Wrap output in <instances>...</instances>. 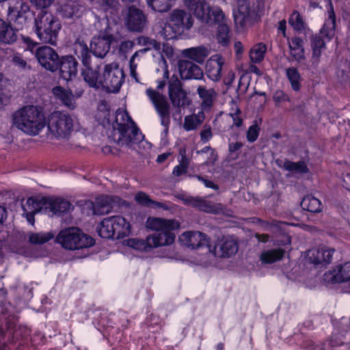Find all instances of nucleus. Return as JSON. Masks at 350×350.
<instances>
[{"instance_id":"nucleus-1","label":"nucleus","mask_w":350,"mask_h":350,"mask_svg":"<svg viewBox=\"0 0 350 350\" xmlns=\"http://www.w3.org/2000/svg\"><path fill=\"white\" fill-rule=\"evenodd\" d=\"M147 228L155 231L146 239L132 238L127 240L129 247L141 252H149L153 249L171 245L174 243L175 234L172 230L180 228V222L174 219L148 217L146 222Z\"/></svg>"},{"instance_id":"nucleus-42","label":"nucleus","mask_w":350,"mask_h":350,"mask_svg":"<svg viewBox=\"0 0 350 350\" xmlns=\"http://www.w3.org/2000/svg\"><path fill=\"white\" fill-rule=\"evenodd\" d=\"M225 18L219 23L217 27V40L223 46H227L230 41L229 27L224 23Z\"/></svg>"},{"instance_id":"nucleus-27","label":"nucleus","mask_w":350,"mask_h":350,"mask_svg":"<svg viewBox=\"0 0 350 350\" xmlns=\"http://www.w3.org/2000/svg\"><path fill=\"white\" fill-rule=\"evenodd\" d=\"M45 204H46V213H51L52 215H59L68 212L73 208L70 202L58 198H46Z\"/></svg>"},{"instance_id":"nucleus-26","label":"nucleus","mask_w":350,"mask_h":350,"mask_svg":"<svg viewBox=\"0 0 350 350\" xmlns=\"http://www.w3.org/2000/svg\"><path fill=\"white\" fill-rule=\"evenodd\" d=\"M77 66L78 63L72 56L63 57L58 65L61 78L66 81L72 80L77 75Z\"/></svg>"},{"instance_id":"nucleus-36","label":"nucleus","mask_w":350,"mask_h":350,"mask_svg":"<svg viewBox=\"0 0 350 350\" xmlns=\"http://www.w3.org/2000/svg\"><path fill=\"white\" fill-rule=\"evenodd\" d=\"M17 40V35L12 27L0 18V42L12 44Z\"/></svg>"},{"instance_id":"nucleus-64","label":"nucleus","mask_w":350,"mask_h":350,"mask_svg":"<svg viewBox=\"0 0 350 350\" xmlns=\"http://www.w3.org/2000/svg\"><path fill=\"white\" fill-rule=\"evenodd\" d=\"M243 146V144L241 142L230 143L229 144V151L233 152L239 150Z\"/></svg>"},{"instance_id":"nucleus-19","label":"nucleus","mask_w":350,"mask_h":350,"mask_svg":"<svg viewBox=\"0 0 350 350\" xmlns=\"http://www.w3.org/2000/svg\"><path fill=\"white\" fill-rule=\"evenodd\" d=\"M46 198H42L40 200L36 198H29L27 201L23 204V215L31 225L34 224V215L38 212L46 213Z\"/></svg>"},{"instance_id":"nucleus-49","label":"nucleus","mask_w":350,"mask_h":350,"mask_svg":"<svg viewBox=\"0 0 350 350\" xmlns=\"http://www.w3.org/2000/svg\"><path fill=\"white\" fill-rule=\"evenodd\" d=\"M260 120H255L247 131L246 138L249 142H254L259 135Z\"/></svg>"},{"instance_id":"nucleus-28","label":"nucleus","mask_w":350,"mask_h":350,"mask_svg":"<svg viewBox=\"0 0 350 350\" xmlns=\"http://www.w3.org/2000/svg\"><path fill=\"white\" fill-rule=\"evenodd\" d=\"M170 23L175 27V29L183 31L192 27L193 18L189 14L184 10H175L170 14Z\"/></svg>"},{"instance_id":"nucleus-21","label":"nucleus","mask_w":350,"mask_h":350,"mask_svg":"<svg viewBox=\"0 0 350 350\" xmlns=\"http://www.w3.org/2000/svg\"><path fill=\"white\" fill-rule=\"evenodd\" d=\"M29 10V7L26 3L18 1L14 5L8 8V19L22 28L27 22V14Z\"/></svg>"},{"instance_id":"nucleus-10","label":"nucleus","mask_w":350,"mask_h":350,"mask_svg":"<svg viewBox=\"0 0 350 350\" xmlns=\"http://www.w3.org/2000/svg\"><path fill=\"white\" fill-rule=\"evenodd\" d=\"M47 126L49 137L66 139L72 130L73 120L67 113L55 111L49 116Z\"/></svg>"},{"instance_id":"nucleus-34","label":"nucleus","mask_w":350,"mask_h":350,"mask_svg":"<svg viewBox=\"0 0 350 350\" xmlns=\"http://www.w3.org/2000/svg\"><path fill=\"white\" fill-rule=\"evenodd\" d=\"M53 93L66 107L72 109L75 108V100L73 93L70 90H66L60 86H57L53 89Z\"/></svg>"},{"instance_id":"nucleus-8","label":"nucleus","mask_w":350,"mask_h":350,"mask_svg":"<svg viewBox=\"0 0 350 350\" xmlns=\"http://www.w3.org/2000/svg\"><path fill=\"white\" fill-rule=\"evenodd\" d=\"M98 232L103 239H121L130 234L131 225L122 216L109 217L101 221Z\"/></svg>"},{"instance_id":"nucleus-40","label":"nucleus","mask_w":350,"mask_h":350,"mask_svg":"<svg viewBox=\"0 0 350 350\" xmlns=\"http://www.w3.org/2000/svg\"><path fill=\"white\" fill-rule=\"evenodd\" d=\"M267 51V46L259 42L254 44L250 51V59L252 62L258 64L261 62L265 55Z\"/></svg>"},{"instance_id":"nucleus-23","label":"nucleus","mask_w":350,"mask_h":350,"mask_svg":"<svg viewBox=\"0 0 350 350\" xmlns=\"http://www.w3.org/2000/svg\"><path fill=\"white\" fill-rule=\"evenodd\" d=\"M323 279L330 283L350 282V262L338 265L336 269L326 272Z\"/></svg>"},{"instance_id":"nucleus-50","label":"nucleus","mask_w":350,"mask_h":350,"mask_svg":"<svg viewBox=\"0 0 350 350\" xmlns=\"http://www.w3.org/2000/svg\"><path fill=\"white\" fill-rule=\"evenodd\" d=\"M180 31V30L175 29V27L170 23L164 25L160 33L165 40H172L176 38V34Z\"/></svg>"},{"instance_id":"nucleus-55","label":"nucleus","mask_w":350,"mask_h":350,"mask_svg":"<svg viewBox=\"0 0 350 350\" xmlns=\"http://www.w3.org/2000/svg\"><path fill=\"white\" fill-rule=\"evenodd\" d=\"M169 71H168V69H167V66H165V70H164V72H163V80H159L157 81V89L158 90H163L164 88V87L166 85V80H170V76H169Z\"/></svg>"},{"instance_id":"nucleus-30","label":"nucleus","mask_w":350,"mask_h":350,"mask_svg":"<svg viewBox=\"0 0 350 350\" xmlns=\"http://www.w3.org/2000/svg\"><path fill=\"white\" fill-rule=\"evenodd\" d=\"M197 94L201 99V107L204 111L211 109L217 98V94L214 88H207L205 85L197 88Z\"/></svg>"},{"instance_id":"nucleus-14","label":"nucleus","mask_w":350,"mask_h":350,"mask_svg":"<svg viewBox=\"0 0 350 350\" xmlns=\"http://www.w3.org/2000/svg\"><path fill=\"white\" fill-rule=\"evenodd\" d=\"M168 94L174 107H185L189 104L187 92L183 89L181 82L176 75L172 76L169 80Z\"/></svg>"},{"instance_id":"nucleus-35","label":"nucleus","mask_w":350,"mask_h":350,"mask_svg":"<svg viewBox=\"0 0 350 350\" xmlns=\"http://www.w3.org/2000/svg\"><path fill=\"white\" fill-rule=\"evenodd\" d=\"M250 8L247 0H237V13L234 14V22L242 27L250 18Z\"/></svg>"},{"instance_id":"nucleus-15","label":"nucleus","mask_w":350,"mask_h":350,"mask_svg":"<svg viewBox=\"0 0 350 350\" xmlns=\"http://www.w3.org/2000/svg\"><path fill=\"white\" fill-rule=\"evenodd\" d=\"M36 57L40 64L45 69L53 72L58 68V55L50 46L38 47L36 51Z\"/></svg>"},{"instance_id":"nucleus-43","label":"nucleus","mask_w":350,"mask_h":350,"mask_svg":"<svg viewBox=\"0 0 350 350\" xmlns=\"http://www.w3.org/2000/svg\"><path fill=\"white\" fill-rule=\"evenodd\" d=\"M286 75L291 83V88L295 91H299L300 89L301 76L297 68L291 67L286 69Z\"/></svg>"},{"instance_id":"nucleus-62","label":"nucleus","mask_w":350,"mask_h":350,"mask_svg":"<svg viewBox=\"0 0 350 350\" xmlns=\"http://www.w3.org/2000/svg\"><path fill=\"white\" fill-rule=\"evenodd\" d=\"M151 208H161L163 210H169L170 209V207L166 204L157 202L154 200H152Z\"/></svg>"},{"instance_id":"nucleus-5","label":"nucleus","mask_w":350,"mask_h":350,"mask_svg":"<svg viewBox=\"0 0 350 350\" xmlns=\"http://www.w3.org/2000/svg\"><path fill=\"white\" fill-rule=\"evenodd\" d=\"M34 32L38 39L44 43L56 45L61 24L51 14L42 11L34 22Z\"/></svg>"},{"instance_id":"nucleus-53","label":"nucleus","mask_w":350,"mask_h":350,"mask_svg":"<svg viewBox=\"0 0 350 350\" xmlns=\"http://www.w3.org/2000/svg\"><path fill=\"white\" fill-rule=\"evenodd\" d=\"M235 109H232L229 113L230 116L232 118L233 125L240 127L242 125L243 120L241 118V110L234 105Z\"/></svg>"},{"instance_id":"nucleus-37","label":"nucleus","mask_w":350,"mask_h":350,"mask_svg":"<svg viewBox=\"0 0 350 350\" xmlns=\"http://www.w3.org/2000/svg\"><path fill=\"white\" fill-rule=\"evenodd\" d=\"M137 44L140 46H144V49L135 52V56H139L144 55L148 51L154 49L157 51L161 49L160 42H157L155 40L150 38L146 36H141L137 38Z\"/></svg>"},{"instance_id":"nucleus-18","label":"nucleus","mask_w":350,"mask_h":350,"mask_svg":"<svg viewBox=\"0 0 350 350\" xmlns=\"http://www.w3.org/2000/svg\"><path fill=\"white\" fill-rule=\"evenodd\" d=\"M147 22L146 16L142 10L131 6L125 18V25L130 31H142Z\"/></svg>"},{"instance_id":"nucleus-56","label":"nucleus","mask_w":350,"mask_h":350,"mask_svg":"<svg viewBox=\"0 0 350 350\" xmlns=\"http://www.w3.org/2000/svg\"><path fill=\"white\" fill-rule=\"evenodd\" d=\"M135 43L131 40H126L122 42L120 45V51L124 53L132 50L134 47Z\"/></svg>"},{"instance_id":"nucleus-52","label":"nucleus","mask_w":350,"mask_h":350,"mask_svg":"<svg viewBox=\"0 0 350 350\" xmlns=\"http://www.w3.org/2000/svg\"><path fill=\"white\" fill-rule=\"evenodd\" d=\"M136 202L144 206L152 207V200L144 192L139 191L135 196Z\"/></svg>"},{"instance_id":"nucleus-22","label":"nucleus","mask_w":350,"mask_h":350,"mask_svg":"<svg viewBox=\"0 0 350 350\" xmlns=\"http://www.w3.org/2000/svg\"><path fill=\"white\" fill-rule=\"evenodd\" d=\"M334 252L332 248L312 249L308 252V260L316 266L325 267L331 263Z\"/></svg>"},{"instance_id":"nucleus-33","label":"nucleus","mask_w":350,"mask_h":350,"mask_svg":"<svg viewBox=\"0 0 350 350\" xmlns=\"http://www.w3.org/2000/svg\"><path fill=\"white\" fill-rule=\"evenodd\" d=\"M86 206L92 211V215H104L107 213L111 208L107 197L100 196L96 198L95 202H88Z\"/></svg>"},{"instance_id":"nucleus-2","label":"nucleus","mask_w":350,"mask_h":350,"mask_svg":"<svg viewBox=\"0 0 350 350\" xmlns=\"http://www.w3.org/2000/svg\"><path fill=\"white\" fill-rule=\"evenodd\" d=\"M13 125L24 133L36 136L46 126V118L43 109L38 105H26L12 115Z\"/></svg>"},{"instance_id":"nucleus-61","label":"nucleus","mask_w":350,"mask_h":350,"mask_svg":"<svg viewBox=\"0 0 350 350\" xmlns=\"http://www.w3.org/2000/svg\"><path fill=\"white\" fill-rule=\"evenodd\" d=\"M10 96L3 90L0 91V105H7L10 103Z\"/></svg>"},{"instance_id":"nucleus-54","label":"nucleus","mask_w":350,"mask_h":350,"mask_svg":"<svg viewBox=\"0 0 350 350\" xmlns=\"http://www.w3.org/2000/svg\"><path fill=\"white\" fill-rule=\"evenodd\" d=\"M54 0H29V1L38 8H46L51 5Z\"/></svg>"},{"instance_id":"nucleus-17","label":"nucleus","mask_w":350,"mask_h":350,"mask_svg":"<svg viewBox=\"0 0 350 350\" xmlns=\"http://www.w3.org/2000/svg\"><path fill=\"white\" fill-rule=\"evenodd\" d=\"M238 242L235 239L232 237H223L218 240L213 250L209 248V251L215 256L225 258L234 255L238 252Z\"/></svg>"},{"instance_id":"nucleus-3","label":"nucleus","mask_w":350,"mask_h":350,"mask_svg":"<svg viewBox=\"0 0 350 350\" xmlns=\"http://www.w3.org/2000/svg\"><path fill=\"white\" fill-rule=\"evenodd\" d=\"M116 123L113 139L119 146L134 148L143 139L144 135L126 111H117Z\"/></svg>"},{"instance_id":"nucleus-51","label":"nucleus","mask_w":350,"mask_h":350,"mask_svg":"<svg viewBox=\"0 0 350 350\" xmlns=\"http://www.w3.org/2000/svg\"><path fill=\"white\" fill-rule=\"evenodd\" d=\"M202 120L197 116H187L185 118L183 128L186 131L195 130L200 124Z\"/></svg>"},{"instance_id":"nucleus-58","label":"nucleus","mask_w":350,"mask_h":350,"mask_svg":"<svg viewBox=\"0 0 350 350\" xmlns=\"http://www.w3.org/2000/svg\"><path fill=\"white\" fill-rule=\"evenodd\" d=\"M195 178H196L198 180L202 182L206 187L211 188L215 190H217L219 189V187L217 185H215L213 182L205 179L204 178L200 176L196 175L195 176Z\"/></svg>"},{"instance_id":"nucleus-47","label":"nucleus","mask_w":350,"mask_h":350,"mask_svg":"<svg viewBox=\"0 0 350 350\" xmlns=\"http://www.w3.org/2000/svg\"><path fill=\"white\" fill-rule=\"evenodd\" d=\"M284 168L288 171H295L299 173H306L308 172V168L304 161L293 162L286 161L284 163Z\"/></svg>"},{"instance_id":"nucleus-9","label":"nucleus","mask_w":350,"mask_h":350,"mask_svg":"<svg viewBox=\"0 0 350 350\" xmlns=\"http://www.w3.org/2000/svg\"><path fill=\"white\" fill-rule=\"evenodd\" d=\"M75 53L81 59L84 68L82 76L84 81L90 87L98 89L101 88L102 76L96 70H93L90 66L91 55L87 44L84 42H77L75 44Z\"/></svg>"},{"instance_id":"nucleus-59","label":"nucleus","mask_w":350,"mask_h":350,"mask_svg":"<svg viewBox=\"0 0 350 350\" xmlns=\"http://www.w3.org/2000/svg\"><path fill=\"white\" fill-rule=\"evenodd\" d=\"M12 61L16 66L22 69H25L27 67L26 61L19 55H14L13 57Z\"/></svg>"},{"instance_id":"nucleus-16","label":"nucleus","mask_w":350,"mask_h":350,"mask_svg":"<svg viewBox=\"0 0 350 350\" xmlns=\"http://www.w3.org/2000/svg\"><path fill=\"white\" fill-rule=\"evenodd\" d=\"M16 317L13 315L11 319L6 322V331L3 332L0 329V350H11V347H8L6 344L9 342L10 345L22 336V329L16 327Z\"/></svg>"},{"instance_id":"nucleus-29","label":"nucleus","mask_w":350,"mask_h":350,"mask_svg":"<svg viewBox=\"0 0 350 350\" xmlns=\"http://www.w3.org/2000/svg\"><path fill=\"white\" fill-rule=\"evenodd\" d=\"M187 203L191 204L193 206L198 208L199 210L208 213L218 214L223 213L224 208L221 204L212 203L209 201L202 198H191L186 200Z\"/></svg>"},{"instance_id":"nucleus-6","label":"nucleus","mask_w":350,"mask_h":350,"mask_svg":"<svg viewBox=\"0 0 350 350\" xmlns=\"http://www.w3.org/2000/svg\"><path fill=\"white\" fill-rule=\"evenodd\" d=\"M57 241L68 250H76L92 247L94 239L76 227L65 228L57 236Z\"/></svg>"},{"instance_id":"nucleus-31","label":"nucleus","mask_w":350,"mask_h":350,"mask_svg":"<svg viewBox=\"0 0 350 350\" xmlns=\"http://www.w3.org/2000/svg\"><path fill=\"white\" fill-rule=\"evenodd\" d=\"M290 56L293 60L301 63L305 59L304 40L300 37H293L288 39Z\"/></svg>"},{"instance_id":"nucleus-57","label":"nucleus","mask_w":350,"mask_h":350,"mask_svg":"<svg viewBox=\"0 0 350 350\" xmlns=\"http://www.w3.org/2000/svg\"><path fill=\"white\" fill-rule=\"evenodd\" d=\"M212 137L211 127H205L200 133L201 141L203 143L208 142Z\"/></svg>"},{"instance_id":"nucleus-20","label":"nucleus","mask_w":350,"mask_h":350,"mask_svg":"<svg viewBox=\"0 0 350 350\" xmlns=\"http://www.w3.org/2000/svg\"><path fill=\"white\" fill-rule=\"evenodd\" d=\"M181 244L188 248L198 249L208 245V237L199 231H187L179 237Z\"/></svg>"},{"instance_id":"nucleus-11","label":"nucleus","mask_w":350,"mask_h":350,"mask_svg":"<svg viewBox=\"0 0 350 350\" xmlns=\"http://www.w3.org/2000/svg\"><path fill=\"white\" fill-rule=\"evenodd\" d=\"M124 81V73L118 64L111 63L105 65L102 75L101 88L108 92L116 93L119 92Z\"/></svg>"},{"instance_id":"nucleus-12","label":"nucleus","mask_w":350,"mask_h":350,"mask_svg":"<svg viewBox=\"0 0 350 350\" xmlns=\"http://www.w3.org/2000/svg\"><path fill=\"white\" fill-rule=\"evenodd\" d=\"M146 94L154 105L161 118V124L165 127V131H168L170 122V105L165 96L152 88H148Z\"/></svg>"},{"instance_id":"nucleus-39","label":"nucleus","mask_w":350,"mask_h":350,"mask_svg":"<svg viewBox=\"0 0 350 350\" xmlns=\"http://www.w3.org/2000/svg\"><path fill=\"white\" fill-rule=\"evenodd\" d=\"M303 209L312 213H319L322 211V204L321 201L312 196H305L301 202Z\"/></svg>"},{"instance_id":"nucleus-48","label":"nucleus","mask_w":350,"mask_h":350,"mask_svg":"<svg viewBox=\"0 0 350 350\" xmlns=\"http://www.w3.org/2000/svg\"><path fill=\"white\" fill-rule=\"evenodd\" d=\"M197 154H206L207 155L206 161L204 162V165H213L217 160L218 156L215 150L210 146H205L200 150H198Z\"/></svg>"},{"instance_id":"nucleus-44","label":"nucleus","mask_w":350,"mask_h":350,"mask_svg":"<svg viewBox=\"0 0 350 350\" xmlns=\"http://www.w3.org/2000/svg\"><path fill=\"white\" fill-rule=\"evenodd\" d=\"M92 2L96 8L105 12H112L118 4L116 0H92Z\"/></svg>"},{"instance_id":"nucleus-32","label":"nucleus","mask_w":350,"mask_h":350,"mask_svg":"<svg viewBox=\"0 0 350 350\" xmlns=\"http://www.w3.org/2000/svg\"><path fill=\"white\" fill-rule=\"evenodd\" d=\"M209 53L210 51L208 49L204 46L185 49L183 50L181 53L183 57L199 64L203 63L205 59L208 56Z\"/></svg>"},{"instance_id":"nucleus-45","label":"nucleus","mask_w":350,"mask_h":350,"mask_svg":"<svg viewBox=\"0 0 350 350\" xmlns=\"http://www.w3.org/2000/svg\"><path fill=\"white\" fill-rule=\"evenodd\" d=\"M288 23L297 31H303L306 28V24L297 11H294L289 17Z\"/></svg>"},{"instance_id":"nucleus-38","label":"nucleus","mask_w":350,"mask_h":350,"mask_svg":"<svg viewBox=\"0 0 350 350\" xmlns=\"http://www.w3.org/2000/svg\"><path fill=\"white\" fill-rule=\"evenodd\" d=\"M285 254V250L281 248L271 249L263 251L260 255V260L262 264H272L281 260Z\"/></svg>"},{"instance_id":"nucleus-41","label":"nucleus","mask_w":350,"mask_h":350,"mask_svg":"<svg viewBox=\"0 0 350 350\" xmlns=\"http://www.w3.org/2000/svg\"><path fill=\"white\" fill-rule=\"evenodd\" d=\"M147 4L153 10L159 12H167L175 0H146Z\"/></svg>"},{"instance_id":"nucleus-63","label":"nucleus","mask_w":350,"mask_h":350,"mask_svg":"<svg viewBox=\"0 0 350 350\" xmlns=\"http://www.w3.org/2000/svg\"><path fill=\"white\" fill-rule=\"evenodd\" d=\"M273 99L275 102H282L286 100V96L282 91H279L275 93Z\"/></svg>"},{"instance_id":"nucleus-46","label":"nucleus","mask_w":350,"mask_h":350,"mask_svg":"<svg viewBox=\"0 0 350 350\" xmlns=\"http://www.w3.org/2000/svg\"><path fill=\"white\" fill-rule=\"evenodd\" d=\"M51 232H36L29 234V241L32 244H43L53 238Z\"/></svg>"},{"instance_id":"nucleus-60","label":"nucleus","mask_w":350,"mask_h":350,"mask_svg":"<svg viewBox=\"0 0 350 350\" xmlns=\"http://www.w3.org/2000/svg\"><path fill=\"white\" fill-rule=\"evenodd\" d=\"M187 171V168L183 167L181 165H176L173 169V174L176 176H179L183 174H185Z\"/></svg>"},{"instance_id":"nucleus-4","label":"nucleus","mask_w":350,"mask_h":350,"mask_svg":"<svg viewBox=\"0 0 350 350\" xmlns=\"http://www.w3.org/2000/svg\"><path fill=\"white\" fill-rule=\"evenodd\" d=\"M336 14L332 1L329 0L327 8V18L319 33L311 37V48L312 51V59L314 63L318 64L322 51L325 49L326 44L329 42L335 35Z\"/></svg>"},{"instance_id":"nucleus-25","label":"nucleus","mask_w":350,"mask_h":350,"mask_svg":"<svg viewBox=\"0 0 350 350\" xmlns=\"http://www.w3.org/2000/svg\"><path fill=\"white\" fill-rule=\"evenodd\" d=\"M179 72L181 79L184 80H200L204 77L201 68L189 61H181L179 63Z\"/></svg>"},{"instance_id":"nucleus-7","label":"nucleus","mask_w":350,"mask_h":350,"mask_svg":"<svg viewBox=\"0 0 350 350\" xmlns=\"http://www.w3.org/2000/svg\"><path fill=\"white\" fill-rule=\"evenodd\" d=\"M185 4L188 10L202 23L213 24L224 19L221 9L218 7L211 8L206 0H185Z\"/></svg>"},{"instance_id":"nucleus-24","label":"nucleus","mask_w":350,"mask_h":350,"mask_svg":"<svg viewBox=\"0 0 350 350\" xmlns=\"http://www.w3.org/2000/svg\"><path fill=\"white\" fill-rule=\"evenodd\" d=\"M224 62V57L218 54L211 56L208 59L206 64V74L211 80L217 82L221 79Z\"/></svg>"},{"instance_id":"nucleus-13","label":"nucleus","mask_w":350,"mask_h":350,"mask_svg":"<svg viewBox=\"0 0 350 350\" xmlns=\"http://www.w3.org/2000/svg\"><path fill=\"white\" fill-rule=\"evenodd\" d=\"M114 40L113 35L109 31V26L107 25L104 31L93 38L90 44V53L96 57L103 58L109 52L111 44Z\"/></svg>"}]
</instances>
